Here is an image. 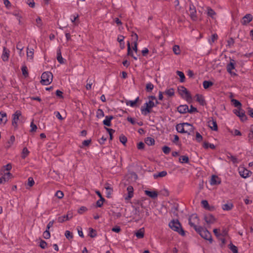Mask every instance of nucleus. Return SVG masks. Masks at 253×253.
<instances>
[{
  "instance_id": "obj_1",
  "label": "nucleus",
  "mask_w": 253,
  "mask_h": 253,
  "mask_svg": "<svg viewBox=\"0 0 253 253\" xmlns=\"http://www.w3.org/2000/svg\"><path fill=\"white\" fill-rule=\"evenodd\" d=\"M169 227L173 231L177 232L180 235L184 236L185 234L184 230L177 219L171 220L169 224Z\"/></svg>"
},
{
  "instance_id": "obj_2",
  "label": "nucleus",
  "mask_w": 253,
  "mask_h": 253,
  "mask_svg": "<svg viewBox=\"0 0 253 253\" xmlns=\"http://www.w3.org/2000/svg\"><path fill=\"white\" fill-rule=\"evenodd\" d=\"M41 83L45 85L49 84L52 81L53 75L50 72H45L41 76Z\"/></svg>"
},
{
  "instance_id": "obj_3",
  "label": "nucleus",
  "mask_w": 253,
  "mask_h": 253,
  "mask_svg": "<svg viewBox=\"0 0 253 253\" xmlns=\"http://www.w3.org/2000/svg\"><path fill=\"white\" fill-rule=\"evenodd\" d=\"M196 231L200 235L202 238L209 241L210 243L212 242L211 234L207 229H204L201 226H199L198 228L196 229Z\"/></svg>"
},
{
  "instance_id": "obj_4",
  "label": "nucleus",
  "mask_w": 253,
  "mask_h": 253,
  "mask_svg": "<svg viewBox=\"0 0 253 253\" xmlns=\"http://www.w3.org/2000/svg\"><path fill=\"white\" fill-rule=\"evenodd\" d=\"M178 92L182 98H184L188 102L192 101V97L189 92L184 86H181L178 88Z\"/></svg>"
},
{
  "instance_id": "obj_5",
  "label": "nucleus",
  "mask_w": 253,
  "mask_h": 253,
  "mask_svg": "<svg viewBox=\"0 0 253 253\" xmlns=\"http://www.w3.org/2000/svg\"><path fill=\"white\" fill-rule=\"evenodd\" d=\"M156 106V104L153 100H149L148 102H146L144 104L143 107L141 108V112L144 115H146L148 113H150L151 109Z\"/></svg>"
},
{
  "instance_id": "obj_6",
  "label": "nucleus",
  "mask_w": 253,
  "mask_h": 253,
  "mask_svg": "<svg viewBox=\"0 0 253 253\" xmlns=\"http://www.w3.org/2000/svg\"><path fill=\"white\" fill-rule=\"evenodd\" d=\"M189 224L191 227H193L195 230H196V229L198 228L197 225L199 224V219L197 214H193L190 216L189 217Z\"/></svg>"
},
{
  "instance_id": "obj_7",
  "label": "nucleus",
  "mask_w": 253,
  "mask_h": 253,
  "mask_svg": "<svg viewBox=\"0 0 253 253\" xmlns=\"http://www.w3.org/2000/svg\"><path fill=\"white\" fill-rule=\"evenodd\" d=\"M239 173L240 176L244 178L249 177L252 174L251 171L245 169L244 167L239 168Z\"/></svg>"
},
{
  "instance_id": "obj_8",
  "label": "nucleus",
  "mask_w": 253,
  "mask_h": 253,
  "mask_svg": "<svg viewBox=\"0 0 253 253\" xmlns=\"http://www.w3.org/2000/svg\"><path fill=\"white\" fill-rule=\"evenodd\" d=\"M21 115L22 114L20 111H16L12 115V125L15 128L17 127V122Z\"/></svg>"
},
{
  "instance_id": "obj_9",
  "label": "nucleus",
  "mask_w": 253,
  "mask_h": 253,
  "mask_svg": "<svg viewBox=\"0 0 253 253\" xmlns=\"http://www.w3.org/2000/svg\"><path fill=\"white\" fill-rule=\"evenodd\" d=\"M189 15L191 19L193 21H196L198 19L196 14V8L192 4L190 5L189 7Z\"/></svg>"
},
{
  "instance_id": "obj_10",
  "label": "nucleus",
  "mask_w": 253,
  "mask_h": 253,
  "mask_svg": "<svg viewBox=\"0 0 253 253\" xmlns=\"http://www.w3.org/2000/svg\"><path fill=\"white\" fill-rule=\"evenodd\" d=\"M73 217V214L71 212H68L66 215H64L58 217L57 220L59 223H62L66 220H69Z\"/></svg>"
},
{
  "instance_id": "obj_11",
  "label": "nucleus",
  "mask_w": 253,
  "mask_h": 253,
  "mask_svg": "<svg viewBox=\"0 0 253 253\" xmlns=\"http://www.w3.org/2000/svg\"><path fill=\"white\" fill-rule=\"evenodd\" d=\"M185 126L191 127L190 126V124L187 123H184L177 125L176 126V129L178 132L181 133H184V132H185L184 127Z\"/></svg>"
},
{
  "instance_id": "obj_12",
  "label": "nucleus",
  "mask_w": 253,
  "mask_h": 253,
  "mask_svg": "<svg viewBox=\"0 0 253 253\" xmlns=\"http://www.w3.org/2000/svg\"><path fill=\"white\" fill-rule=\"evenodd\" d=\"M234 112L237 116L239 117L242 121L246 120V116L245 114V112L240 108L238 110H235Z\"/></svg>"
},
{
  "instance_id": "obj_13",
  "label": "nucleus",
  "mask_w": 253,
  "mask_h": 253,
  "mask_svg": "<svg viewBox=\"0 0 253 253\" xmlns=\"http://www.w3.org/2000/svg\"><path fill=\"white\" fill-rule=\"evenodd\" d=\"M253 20V16L250 14H247L243 18L241 23L243 25H246Z\"/></svg>"
},
{
  "instance_id": "obj_14",
  "label": "nucleus",
  "mask_w": 253,
  "mask_h": 253,
  "mask_svg": "<svg viewBox=\"0 0 253 253\" xmlns=\"http://www.w3.org/2000/svg\"><path fill=\"white\" fill-rule=\"evenodd\" d=\"M9 55V51L4 47L3 48V52L1 55V58L3 61L8 60Z\"/></svg>"
},
{
  "instance_id": "obj_15",
  "label": "nucleus",
  "mask_w": 253,
  "mask_h": 253,
  "mask_svg": "<svg viewBox=\"0 0 253 253\" xmlns=\"http://www.w3.org/2000/svg\"><path fill=\"white\" fill-rule=\"evenodd\" d=\"M177 111L181 114H184L188 112V106L187 105H181L177 108Z\"/></svg>"
},
{
  "instance_id": "obj_16",
  "label": "nucleus",
  "mask_w": 253,
  "mask_h": 253,
  "mask_svg": "<svg viewBox=\"0 0 253 253\" xmlns=\"http://www.w3.org/2000/svg\"><path fill=\"white\" fill-rule=\"evenodd\" d=\"M195 97L196 98V101L198 102L200 104V105L204 106L206 104V101L205 100L204 96L202 95L197 94L195 95Z\"/></svg>"
},
{
  "instance_id": "obj_17",
  "label": "nucleus",
  "mask_w": 253,
  "mask_h": 253,
  "mask_svg": "<svg viewBox=\"0 0 253 253\" xmlns=\"http://www.w3.org/2000/svg\"><path fill=\"white\" fill-rule=\"evenodd\" d=\"M209 126L213 130L216 131L217 130V125L215 121L212 120L208 122Z\"/></svg>"
},
{
  "instance_id": "obj_18",
  "label": "nucleus",
  "mask_w": 253,
  "mask_h": 253,
  "mask_svg": "<svg viewBox=\"0 0 253 253\" xmlns=\"http://www.w3.org/2000/svg\"><path fill=\"white\" fill-rule=\"evenodd\" d=\"M235 68V61L231 59L230 63L227 65V70L230 74H232V70Z\"/></svg>"
},
{
  "instance_id": "obj_19",
  "label": "nucleus",
  "mask_w": 253,
  "mask_h": 253,
  "mask_svg": "<svg viewBox=\"0 0 253 253\" xmlns=\"http://www.w3.org/2000/svg\"><path fill=\"white\" fill-rule=\"evenodd\" d=\"M204 219L208 224H212L215 221V218L211 214L206 215Z\"/></svg>"
},
{
  "instance_id": "obj_20",
  "label": "nucleus",
  "mask_w": 253,
  "mask_h": 253,
  "mask_svg": "<svg viewBox=\"0 0 253 253\" xmlns=\"http://www.w3.org/2000/svg\"><path fill=\"white\" fill-rule=\"evenodd\" d=\"M57 60L60 64L64 63V60L62 57L61 49L59 47L57 50Z\"/></svg>"
},
{
  "instance_id": "obj_21",
  "label": "nucleus",
  "mask_w": 253,
  "mask_h": 253,
  "mask_svg": "<svg viewBox=\"0 0 253 253\" xmlns=\"http://www.w3.org/2000/svg\"><path fill=\"white\" fill-rule=\"evenodd\" d=\"M144 192L147 196L152 198L154 199L157 198L158 196V193L155 191H150L149 190H145Z\"/></svg>"
},
{
  "instance_id": "obj_22",
  "label": "nucleus",
  "mask_w": 253,
  "mask_h": 253,
  "mask_svg": "<svg viewBox=\"0 0 253 253\" xmlns=\"http://www.w3.org/2000/svg\"><path fill=\"white\" fill-rule=\"evenodd\" d=\"M113 119L112 116H107L105 119L103 121V123L105 126H110L111 125V121Z\"/></svg>"
},
{
  "instance_id": "obj_23",
  "label": "nucleus",
  "mask_w": 253,
  "mask_h": 253,
  "mask_svg": "<svg viewBox=\"0 0 253 253\" xmlns=\"http://www.w3.org/2000/svg\"><path fill=\"white\" fill-rule=\"evenodd\" d=\"M127 191L128 192V195L125 197L126 200H128L131 198L133 196V188L131 186H128L127 187Z\"/></svg>"
},
{
  "instance_id": "obj_24",
  "label": "nucleus",
  "mask_w": 253,
  "mask_h": 253,
  "mask_svg": "<svg viewBox=\"0 0 253 253\" xmlns=\"http://www.w3.org/2000/svg\"><path fill=\"white\" fill-rule=\"evenodd\" d=\"M0 121L1 123L3 124V125H5L7 121L6 113L1 111L0 112Z\"/></svg>"
},
{
  "instance_id": "obj_25",
  "label": "nucleus",
  "mask_w": 253,
  "mask_h": 253,
  "mask_svg": "<svg viewBox=\"0 0 253 253\" xmlns=\"http://www.w3.org/2000/svg\"><path fill=\"white\" fill-rule=\"evenodd\" d=\"M207 9V13L208 15L212 19H215V16L216 15L215 12L210 7H208Z\"/></svg>"
},
{
  "instance_id": "obj_26",
  "label": "nucleus",
  "mask_w": 253,
  "mask_h": 253,
  "mask_svg": "<svg viewBox=\"0 0 253 253\" xmlns=\"http://www.w3.org/2000/svg\"><path fill=\"white\" fill-rule=\"evenodd\" d=\"M105 188L106 190L107 197L110 198L112 193L113 192V188L108 183L105 184Z\"/></svg>"
},
{
  "instance_id": "obj_27",
  "label": "nucleus",
  "mask_w": 253,
  "mask_h": 253,
  "mask_svg": "<svg viewBox=\"0 0 253 253\" xmlns=\"http://www.w3.org/2000/svg\"><path fill=\"white\" fill-rule=\"evenodd\" d=\"M136 237L138 239H142L144 236V228H140L135 233Z\"/></svg>"
},
{
  "instance_id": "obj_28",
  "label": "nucleus",
  "mask_w": 253,
  "mask_h": 253,
  "mask_svg": "<svg viewBox=\"0 0 253 253\" xmlns=\"http://www.w3.org/2000/svg\"><path fill=\"white\" fill-rule=\"evenodd\" d=\"M167 174V172L165 170L162 171L158 173H156L154 174L153 177L155 179H157L159 177H163L166 176Z\"/></svg>"
},
{
  "instance_id": "obj_29",
  "label": "nucleus",
  "mask_w": 253,
  "mask_h": 253,
  "mask_svg": "<svg viewBox=\"0 0 253 253\" xmlns=\"http://www.w3.org/2000/svg\"><path fill=\"white\" fill-rule=\"evenodd\" d=\"M190 126L191 127L189 126H185L184 127L185 131L184 133H187L188 135L191 134L192 133L194 132V126L190 124Z\"/></svg>"
},
{
  "instance_id": "obj_30",
  "label": "nucleus",
  "mask_w": 253,
  "mask_h": 253,
  "mask_svg": "<svg viewBox=\"0 0 253 253\" xmlns=\"http://www.w3.org/2000/svg\"><path fill=\"white\" fill-rule=\"evenodd\" d=\"M218 177L216 175H212L211 181L210 184L211 185H216L220 183V181H217Z\"/></svg>"
},
{
  "instance_id": "obj_31",
  "label": "nucleus",
  "mask_w": 253,
  "mask_h": 253,
  "mask_svg": "<svg viewBox=\"0 0 253 253\" xmlns=\"http://www.w3.org/2000/svg\"><path fill=\"white\" fill-rule=\"evenodd\" d=\"M202 206L206 210L211 211L213 209V207L211 208L209 205L208 202L207 200H202L201 202Z\"/></svg>"
},
{
  "instance_id": "obj_32",
  "label": "nucleus",
  "mask_w": 253,
  "mask_h": 253,
  "mask_svg": "<svg viewBox=\"0 0 253 253\" xmlns=\"http://www.w3.org/2000/svg\"><path fill=\"white\" fill-rule=\"evenodd\" d=\"M127 55L131 56L134 60H137V58L133 55V52L131 50L130 44L129 42L127 43Z\"/></svg>"
},
{
  "instance_id": "obj_33",
  "label": "nucleus",
  "mask_w": 253,
  "mask_h": 253,
  "mask_svg": "<svg viewBox=\"0 0 253 253\" xmlns=\"http://www.w3.org/2000/svg\"><path fill=\"white\" fill-rule=\"evenodd\" d=\"M145 142L148 145H153L155 143V140L150 137H147L145 140Z\"/></svg>"
},
{
  "instance_id": "obj_34",
  "label": "nucleus",
  "mask_w": 253,
  "mask_h": 253,
  "mask_svg": "<svg viewBox=\"0 0 253 253\" xmlns=\"http://www.w3.org/2000/svg\"><path fill=\"white\" fill-rule=\"evenodd\" d=\"M233 207V205L232 203H227L223 205L222 209L224 211H230L231 210Z\"/></svg>"
},
{
  "instance_id": "obj_35",
  "label": "nucleus",
  "mask_w": 253,
  "mask_h": 253,
  "mask_svg": "<svg viewBox=\"0 0 253 253\" xmlns=\"http://www.w3.org/2000/svg\"><path fill=\"white\" fill-rule=\"evenodd\" d=\"M15 141V137L13 135L10 136L9 140L7 141L6 143V147L7 148H10L12 145L13 144Z\"/></svg>"
},
{
  "instance_id": "obj_36",
  "label": "nucleus",
  "mask_w": 253,
  "mask_h": 253,
  "mask_svg": "<svg viewBox=\"0 0 253 253\" xmlns=\"http://www.w3.org/2000/svg\"><path fill=\"white\" fill-rule=\"evenodd\" d=\"M213 84V83L211 81H204L203 83V87L205 89H207Z\"/></svg>"
},
{
  "instance_id": "obj_37",
  "label": "nucleus",
  "mask_w": 253,
  "mask_h": 253,
  "mask_svg": "<svg viewBox=\"0 0 253 253\" xmlns=\"http://www.w3.org/2000/svg\"><path fill=\"white\" fill-rule=\"evenodd\" d=\"M172 50L176 55H179L180 53V47L178 45H174L172 47Z\"/></svg>"
},
{
  "instance_id": "obj_38",
  "label": "nucleus",
  "mask_w": 253,
  "mask_h": 253,
  "mask_svg": "<svg viewBox=\"0 0 253 253\" xmlns=\"http://www.w3.org/2000/svg\"><path fill=\"white\" fill-rule=\"evenodd\" d=\"M179 161L181 163H188L189 162V158L186 156H182L179 158Z\"/></svg>"
},
{
  "instance_id": "obj_39",
  "label": "nucleus",
  "mask_w": 253,
  "mask_h": 253,
  "mask_svg": "<svg viewBox=\"0 0 253 253\" xmlns=\"http://www.w3.org/2000/svg\"><path fill=\"white\" fill-rule=\"evenodd\" d=\"M165 93L166 94L168 95L169 96H172L174 94V91L173 88H169L168 89L166 90L165 91Z\"/></svg>"
},
{
  "instance_id": "obj_40",
  "label": "nucleus",
  "mask_w": 253,
  "mask_h": 253,
  "mask_svg": "<svg viewBox=\"0 0 253 253\" xmlns=\"http://www.w3.org/2000/svg\"><path fill=\"white\" fill-rule=\"evenodd\" d=\"M12 175L10 172H6L3 174V178H4V182L8 181L11 178Z\"/></svg>"
},
{
  "instance_id": "obj_41",
  "label": "nucleus",
  "mask_w": 253,
  "mask_h": 253,
  "mask_svg": "<svg viewBox=\"0 0 253 253\" xmlns=\"http://www.w3.org/2000/svg\"><path fill=\"white\" fill-rule=\"evenodd\" d=\"M176 73H177V75L180 77V82H184V81H185V76H184V73L181 72V71H177L176 72Z\"/></svg>"
},
{
  "instance_id": "obj_42",
  "label": "nucleus",
  "mask_w": 253,
  "mask_h": 253,
  "mask_svg": "<svg viewBox=\"0 0 253 253\" xmlns=\"http://www.w3.org/2000/svg\"><path fill=\"white\" fill-rule=\"evenodd\" d=\"M89 234L88 235L91 237V238H94L96 236V230H94L93 228H89Z\"/></svg>"
},
{
  "instance_id": "obj_43",
  "label": "nucleus",
  "mask_w": 253,
  "mask_h": 253,
  "mask_svg": "<svg viewBox=\"0 0 253 253\" xmlns=\"http://www.w3.org/2000/svg\"><path fill=\"white\" fill-rule=\"evenodd\" d=\"M29 151L27 148L25 147L23 149L21 157L23 159H25L27 156L29 154Z\"/></svg>"
},
{
  "instance_id": "obj_44",
  "label": "nucleus",
  "mask_w": 253,
  "mask_h": 253,
  "mask_svg": "<svg viewBox=\"0 0 253 253\" xmlns=\"http://www.w3.org/2000/svg\"><path fill=\"white\" fill-rule=\"evenodd\" d=\"M139 99V97H137L135 100L131 101L130 100L126 102L127 105H130L131 107H134L135 104H136L137 102L138 101Z\"/></svg>"
},
{
  "instance_id": "obj_45",
  "label": "nucleus",
  "mask_w": 253,
  "mask_h": 253,
  "mask_svg": "<svg viewBox=\"0 0 253 253\" xmlns=\"http://www.w3.org/2000/svg\"><path fill=\"white\" fill-rule=\"evenodd\" d=\"M203 147L206 149L210 148L212 149H214L215 148V146L213 144L209 143L208 142H204Z\"/></svg>"
},
{
  "instance_id": "obj_46",
  "label": "nucleus",
  "mask_w": 253,
  "mask_h": 253,
  "mask_svg": "<svg viewBox=\"0 0 253 253\" xmlns=\"http://www.w3.org/2000/svg\"><path fill=\"white\" fill-rule=\"evenodd\" d=\"M34 55V49H31L29 51L27 52V56L28 59H30L31 60L33 59Z\"/></svg>"
},
{
  "instance_id": "obj_47",
  "label": "nucleus",
  "mask_w": 253,
  "mask_h": 253,
  "mask_svg": "<svg viewBox=\"0 0 253 253\" xmlns=\"http://www.w3.org/2000/svg\"><path fill=\"white\" fill-rule=\"evenodd\" d=\"M71 21L73 23H74L75 25H77L79 23V15L77 14L76 15H74L73 18L71 19Z\"/></svg>"
},
{
  "instance_id": "obj_48",
  "label": "nucleus",
  "mask_w": 253,
  "mask_h": 253,
  "mask_svg": "<svg viewBox=\"0 0 253 253\" xmlns=\"http://www.w3.org/2000/svg\"><path fill=\"white\" fill-rule=\"evenodd\" d=\"M16 48L18 50H20L19 54L21 55V51H22V50L24 48V46H23V44L22 43V42H19L17 43V45H16Z\"/></svg>"
},
{
  "instance_id": "obj_49",
  "label": "nucleus",
  "mask_w": 253,
  "mask_h": 253,
  "mask_svg": "<svg viewBox=\"0 0 253 253\" xmlns=\"http://www.w3.org/2000/svg\"><path fill=\"white\" fill-rule=\"evenodd\" d=\"M229 248L233 253H238V249L236 246L232 244L229 245Z\"/></svg>"
},
{
  "instance_id": "obj_50",
  "label": "nucleus",
  "mask_w": 253,
  "mask_h": 253,
  "mask_svg": "<svg viewBox=\"0 0 253 253\" xmlns=\"http://www.w3.org/2000/svg\"><path fill=\"white\" fill-rule=\"evenodd\" d=\"M104 116L103 111L101 109H98L96 112V117L101 118Z\"/></svg>"
},
{
  "instance_id": "obj_51",
  "label": "nucleus",
  "mask_w": 253,
  "mask_h": 253,
  "mask_svg": "<svg viewBox=\"0 0 253 253\" xmlns=\"http://www.w3.org/2000/svg\"><path fill=\"white\" fill-rule=\"evenodd\" d=\"M218 36L216 34H214L211 36V39L209 40L211 44L214 42L215 40L217 39Z\"/></svg>"
},
{
  "instance_id": "obj_52",
  "label": "nucleus",
  "mask_w": 253,
  "mask_h": 253,
  "mask_svg": "<svg viewBox=\"0 0 253 253\" xmlns=\"http://www.w3.org/2000/svg\"><path fill=\"white\" fill-rule=\"evenodd\" d=\"M4 169H1V172H4L5 170H10L12 169L11 165L10 164H8L6 165L3 167Z\"/></svg>"
},
{
  "instance_id": "obj_53",
  "label": "nucleus",
  "mask_w": 253,
  "mask_h": 253,
  "mask_svg": "<svg viewBox=\"0 0 253 253\" xmlns=\"http://www.w3.org/2000/svg\"><path fill=\"white\" fill-rule=\"evenodd\" d=\"M232 102L233 103V104H234V105L235 106V107H240L241 106V103L239 101H238L236 99H233L232 100H231Z\"/></svg>"
},
{
  "instance_id": "obj_54",
  "label": "nucleus",
  "mask_w": 253,
  "mask_h": 253,
  "mask_svg": "<svg viewBox=\"0 0 253 253\" xmlns=\"http://www.w3.org/2000/svg\"><path fill=\"white\" fill-rule=\"evenodd\" d=\"M154 88V85L151 83H148L146 84V89L147 91H151Z\"/></svg>"
},
{
  "instance_id": "obj_55",
  "label": "nucleus",
  "mask_w": 253,
  "mask_h": 253,
  "mask_svg": "<svg viewBox=\"0 0 253 253\" xmlns=\"http://www.w3.org/2000/svg\"><path fill=\"white\" fill-rule=\"evenodd\" d=\"M30 127H31L30 132H35L37 129V126L36 125H35L33 122L31 123Z\"/></svg>"
},
{
  "instance_id": "obj_56",
  "label": "nucleus",
  "mask_w": 253,
  "mask_h": 253,
  "mask_svg": "<svg viewBox=\"0 0 253 253\" xmlns=\"http://www.w3.org/2000/svg\"><path fill=\"white\" fill-rule=\"evenodd\" d=\"M43 237L44 239H48L50 237V234L49 231L46 230L43 234Z\"/></svg>"
},
{
  "instance_id": "obj_57",
  "label": "nucleus",
  "mask_w": 253,
  "mask_h": 253,
  "mask_svg": "<svg viewBox=\"0 0 253 253\" xmlns=\"http://www.w3.org/2000/svg\"><path fill=\"white\" fill-rule=\"evenodd\" d=\"M120 141L125 145L127 141V138L125 135H122L120 136Z\"/></svg>"
},
{
  "instance_id": "obj_58",
  "label": "nucleus",
  "mask_w": 253,
  "mask_h": 253,
  "mask_svg": "<svg viewBox=\"0 0 253 253\" xmlns=\"http://www.w3.org/2000/svg\"><path fill=\"white\" fill-rule=\"evenodd\" d=\"M162 150L163 152L166 154H169L170 151V148L167 146H164L162 148Z\"/></svg>"
},
{
  "instance_id": "obj_59",
  "label": "nucleus",
  "mask_w": 253,
  "mask_h": 253,
  "mask_svg": "<svg viewBox=\"0 0 253 253\" xmlns=\"http://www.w3.org/2000/svg\"><path fill=\"white\" fill-rule=\"evenodd\" d=\"M34 183H35V181H34L33 178L31 177H29L28 179V185L30 187H32L34 185Z\"/></svg>"
},
{
  "instance_id": "obj_60",
  "label": "nucleus",
  "mask_w": 253,
  "mask_h": 253,
  "mask_svg": "<svg viewBox=\"0 0 253 253\" xmlns=\"http://www.w3.org/2000/svg\"><path fill=\"white\" fill-rule=\"evenodd\" d=\"M39 245L42 249H45L47 246V243L44 240H41Z\"/></svg>"
},
{
  "instance_id": "obj_61",
  "label": "nucleus",
  "mask_w": 253,
  "mask_h": 253,
  "mask_svg": "<svg viewBox=\"0 0 253 253\" xmlns=\"http://www.w3.org/2000/svg\"><path fill=\"white\" fill-rule=\"evenodd\" d=\"M55 196L59 199H62L64 196V194L61 191H57L55 194Z\"/></svg>"
},
{
  "instance_id": "obj_62",
  "label": "nucleus",
  "mask_w": 253,
  "mask_h": 253,
  "mask_svg": "<svg viewBox=\"0 0 253 253\" xmlns=\"http://www.w3.org/2000/svg\"><path fill=\"white\" fill-rule=\"evenodd\" d=\"M21 70L22 72V74L25 77L27 76L28 75V73L27 67L26 66H23L22 67Z\"/></svg>"
},
{
  "instance_id": "obj_63",
  "label": "nucleus",
  "mask_w": 253,
  "mask_h": 253,
  "mask_svg": "<svg viewBox=\"0 0 253 253\" xmlns=\"http://www.w3.org/2000/svg\"><path fill=\"white\" fill-rule=\"evenodd\" d=\"M196 139L198 142H201L203 139L202 136L198 132L196 133Z\"/></svg>"
},
{
  "instance_id": "obj_64",
  "label": "nucleus",
  "mask_w": 253,
  "mask_h": 253,
  "mask_svg": "<svg viewBox=\"0 0 253 253\" xmlns=\"http://www.w3.org/2000/svg\"><path fill=\"white\" fill-rule=\"evenodd\" d=\"M65 235L66 237L68 239H72L73 238V235L72 233L68 230L66 231L65 233Z\"/></svg>"
}]
</instances>
